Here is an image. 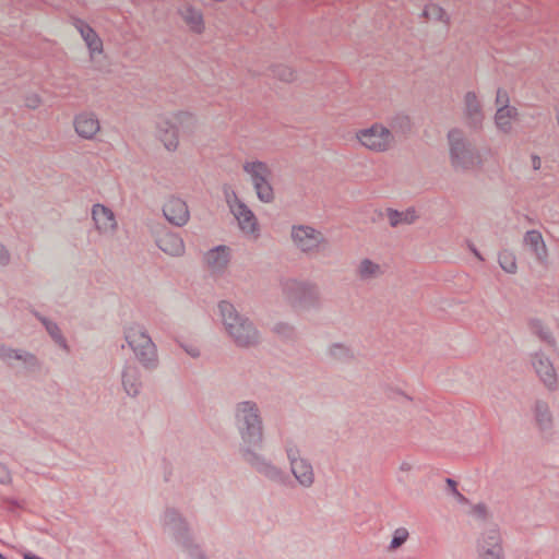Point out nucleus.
I'll return each mask as SVG.
<instances>
[{
  "label": "nucleus",
  "instance_id": "obj_1",
  "mask_svg": "<svg viewBox=\"0 0 559 559\" xmlns=\"http://www.w3.org/2000/svg\"><path fill=\"white\" fill-rule=\"evenodd\" d=\"M221 321L225 332L239 347H250L258 344L260 335L252 322L240 314L228 301L218 304Z\"/></svg>",
  "mask_w": 559,
  "mask_h": 559
},
{
  "label": "nucleus",
  "instance_id": "obj_2",
  "mask_svg": "<svg viewBox=\"0 0 559 559\" xmlns=\"http://www.w3.org/2000/svg\"><path fill=\"white\" fill-rule=\"evenodd\" d=\"M197 126L195 116L186 110H178L156 118L155 136L168 152L179 147V130H192Z\"/></svg>",
  "mask_w": 559,
  "mask_h": 559
},
{
  "label": "nucleus",
  "instance_id": "obj_3",
  "mask_svg": "<svg viewBox=\"0 0 559 559\" xmlns=\"http://www.w3.org/2000/svg\"><path fill=\"white\" fill-rule=\"evenodd\" d=\"M241 168L249 178L258 200L266 204L272 203L275 200V191L270 165L258 158H248L242 163Z\"/></svg>",
  "mask_w": 559,
  "mask_h": 559
},
{
  "label": "nucleus",
  "instance_id": "obj_4",
  "mask_svg": "<svg viewBox=\"0 0 559 559\" xmlns=\"http://www.w3.org/2000/svg\"><path fill=\"white\" fill-rule=\"evenodd\" d=\"M236 426L248 450L261 443L262 424L255 404L251 402L238 404L236 409Z\"/></svg>",
  "mask_w": 559,
  "mask_h": 559
},
{
  "label": "nucleus",
  "instance_id": "obj_5",
  "mask_svg": "<svg viewBox=\"0 0 559 559\" xmlns=\"http://www.w3.org/2000/svg\"><path fill=\"white\" fill-rule=\"evenodd\" d=\"M224 198L240 230L247 237L257 239L260 235V228L254 213L230 187L224 188Z\"/></svg>",
  "mask_w": 559,
  "mask_h": 559
},
{
  "label": "nucleus",
  "instance_id": "obj_6",
  "mask_svg": "<svg viewBox=\"0 0 559 559\" xmlns=\"http://www.w3.org/2000/svg\"><path fill=\"white\" fill-rule=\"evenodd\" d=\"M355 139L360 146L374 153L386 152L394 144L392 131L381 122L358 129Z\"/></svg>",
  "mask_w": 559,
  "mask_h": 559
},
{
  "label": "nucleus",
  "instance_id": "obj_7",
  "mask_svg": "<svg viewBox=\"0 0 559 559\" xmlns=\"http://www.w3.org/2000/svg\"><path fill=\"white\" fill-rule=\"evenodd\" d=\"M450 162L456 170H467L478 164V155L468 145L462 131L453 129L448 134Z\"/></svg>",
  "mask_w": 559,
  "mask_h": 559
},
{
  "label": "nucleus",
  "instance_id": "obj_8",
  "mask_svg": "<svg viewBox=\"0 0 559 559\" xmlns=\"http://www.w3.org/2000/svg\"><path fill=\"white\" fill-rule=\"evenodd\" d=\"M126 341L138 359L146 367L157 361L156 347L151 337L139 325H131L126 330Z\"/></svg>",
  "mask_w": 559,
  "mask_h": 559
},
{
  "label": "nucleus",
  "instance_id": "obj_9",
  "mask_svg": "<svg viewBox=\"0 0 559 559\" xmlns=\"http://www.w3.org/2000/svg\"><path fill=\"white\" fill-rule=\"evenodd\" d=\"M477 559H504L502 537L498 528L492 527L479 536Z\"/></svg>",
  "mask_w": 559,
  "mask_h": 559
},
{
  "label": "nucleus",
  "instance_id": "obj_10",
  "mask_svg": "<svg viewBox=\"0 0 559 559\" xmlns=\"http://www.w3.org/2000/svg\"><path fill=\"white\" fill-rule=\"evenodd\" d=\"M290 237L294 245L302 252L317 251L324 240L320 231L306 225L293 226Z\"/></svg>",
  "mask_w": 559,
  "mask_h": 559
},
{
  "label": "nucleus",
  "instance_id": "obj_11",
  "mask_svg": "<svg viewBox=\"0 0 559 559\" xmlns=\"http://www.w3.org/2000/svg\"><path fill=\"white\" fill-rule=\"evenodd\" d=\"M287 456L290 462L292 472L298 483L305 487L311 486L314 479L312 466L305 459L300 457V451L297 444H288Z\"/></svg>",
  "mask_w": 559,
  "mask_h": 559
},
{
  "label": "nucleus",
  "instance_id": "obj_12",
  "mask_svg": "<svg viewBox=\"0 0 559 559\" xmlns=\"http://www.w3.org/2000/svg\"><path fill=\"white\" fill-rule=\"evenodd\" d=\"M531 365L539 378V380L549 390H555L558 386L557 371L552 365V361L548 356L542 352H536L531 355Z\"/></svg>",
  "mask_w": 559,
  "mask_h": 559
},
{
  "label": "nucleus",
  "instance_id": "obj_13",
  "mask_svg": "<svg viewBox=\"0 0 559 559\" xmlns=\"http://www.w3.org/2000/svg\"><path fill=\"white\" fill-rule=\"evenodd\" d=\"M75 133L84 140H94L102 131L97 115L90 110L76 114L73 118Z\"/></svg>",
  "mask_w": 559,
  "mask_h": 559
},
{
  "label": "nucleus",
  "instance_id": "obj_14",
  "mask_svg": "<svg viewBox=\"0 0 559 559\" xmlns=\"http://www.w3.org/2000/svg\"><path fill=\"white\" fill-rule=\"evenodd\" d=\"M92 219L96 230L105 236H112L117 228L118 222L115 213L104 204L97 203L92 207Z\"/></svg>",
  "mask_w": 559,
  "mask_h": 559
},
{
  "label": "nucleus",
  "instance_id": "obj_15",
  "mask_svg": "<svg viewBox=\"0 0 559 559\" xmlns=\"http://www.w3.org/2000/svg\"><path fill=\"white\" fill-rule=\"evenodd\" d=\"M163 213L166 219L176 226L186 225L190 218L187 203L177 197H170L165 201Z\"/></svg>",
  "mask_w": 559,
  "mask_h": 559
},
{
  "label": "nucleus",
  "instance_id": "obj_16",
  "mask_svg": "<svg viewBox=\"0 0 559 559\" xmlns=\"http://www.w3.org/2000/svg\"><path fill=\"white\" fill-rule=\"evenodd\" d=\"M75 28L81 34L87 49L90 52V58L92 60L97 59L103 55V40L96 34V32L86 23L82 21H78L75 23Z\"/></svg>",
  "mask_w": 559,
  "mask_h": 559
},
{
  "label": "nucleus",
  "instance_id": "obj_17",
  "mask_svg": "<svg viewBox=\"0 0 559 559\" xmlns=\"http://www.w3.org/2000/svg\"><path fill=\"white\" fill-rule=\"evenodd\" d=\"M230 261V249L226 246H218L204 254V263L212 273L224 271Z\"/></svg>",
  "mask_w": 559,
  "mask_h": 559
},
{
  "label": "nucleus",
  "instance_id": "obj_18",
  "mask_svg": "<svg viewBox=\"0 0 559 559\" xmlns=\"http://www.w3.org/2000/svg\"><path fill=\"white\" fill-rule=\"evenodd\" d=\"M520 112L515 106L509 108L496 109L493 121L497 130L504 134H510L514 126L519 122Z\"/></svg>",
  "mask_w": 559,
  "mask_h": 559
},
{
  "label": "nucleus",
  "instance_id": "obj_19",
  "mask_svg": "<svg viewBox=\"0 0 559 559\" xmlns=\"http://www.w3.org/2000/svg\"><path fill=\"white\" fill-rule=\"evenodd\" d=\"M523 241L524 246L531 251L537 261L542 263L547 261L548 248L540 231H526Z\"/></svg>",
  "mask_w": 559,
  "mask_h": 559
},
{
  "label": "nucleus",
  "instance_id": "obj_20",
  "mask_svg": "<svg viewBox=\"0 0 559 559\" xmlns=\"http://www.w3.org/2000/svg\"><path fill=\"white\" fill-rule=\"evenodd\" d=\"M464 111L469 123L477 128L484 121V111L480 99L475 92H467L464 95Z\"/></svg>",
  "mask_w": 559,
  "mask_h": 559
},
{
  "label": "nucleus",
  "instance_id": "obj_21",
  "mask_svg": "<svg viewBox=\"0 0 559 559\" xmlns=\"http://www.w3.org/2000/svg\"><path fill=\"white\" fill-rule=\"evenodd\" d=\"M158 248L168 255L179 257L185 252V242L178 234L163 233L157 238Z\"/></svg>",
  "mask_w": 559,
  "mask_h": 559
},
{
  "label": "nucleus",
  "instance_id": "obj_22",
  "mask_svg": "<svg viewBox=\"0 0 559 559\" xmlns=\"http://www.w3.org/2000/svg\"><path fill=\"white\" fill-rule=\"evenodd\" d=\"M534 417L537 429L548 435L554 428V416L550 407L546 402L538 401L534 405Z\"/></svg>",
  "mask_w": 559,
  "mask_h": 559
},
{
  "label": "nucleus",
  "instance_id": "obj_23",
  "mask_svg": "<svg viewBox=\"0 0 559 559\" xmlns=\"http://www.w3.org/2000/svg\"><path fill=\"white\" fill-rule=\"evenodd\" d=\"M179 14L187 26L194 33H202L204 29L203 15L200 10L186 4L183 5Z\"/></svg>",
  "mask_w": 559,
  "mask_h": 559
},
{
  "label": "nucleus",
  "instance_id": "obj_24",
  "mask_svg": "<svg viewBox=\"0 0 559 559\" xmlns=\"http://www.w3.org/2000/svg\"><path fill=\"white\" fill-rule=\"evenodd\" d=\"M357 273L362 280H371L381 276L384 273V267L376 261L364 259L357 266Z\"/></svg>",
  "mask_w": 559,
  "mask_h": 559
},
{
  "label": "nucleus",
  "instance_id": "obj_25",
  "mask_svg": "<svg viewBox=\"0 0 559 559\" xmlns=\"http://www.w3.org/2000/svg\"><path fill=\"white\" fill-rule=\"evenodd\" d=\"M122 384L126 392L134 396L139 393L141 382L138 377V370L134 367H127L122 373Z\"/></svg>",
  "mask_w": 559,
  "mask_h": 559
},
{
  "label": "nucleus",
  "instance_id": "obj_26",
  "mask_svg": "<svg viewBox=\"0 0 559 559\" xmlns=\"http://www.w3.org/2000/svg\"><path fill=\"white\" fill-rule=\"evenodd\" d=\"M423 16L428 21L438 22L441 24H448L450 21V17L443 8L432 2L425 4L423 9Z\"/></svg>",
  "mask_w": 559,
  "mask_h": 559
},
{
  "label": "nucleus",
  "instance_id": "obj_27",
  "mask_svg": "<svg viewBox=\"0 0 559 559\" xmlns=\"http://www.w3.org/2000/svg\"><path fill=\"white\" fill-rule=\"evenodd\" d=\"M499 264L510 274H514L518 270L515 254L510 250H503L499 253Z\"/></svg>",
  "mask_w": 559,
  "mask_h": 559
},
{
  "label": "nucleus",
  "instance_id": "obj_28",
  "mask_svg": "<svg viewBox=\"0 0 559 559\" xmlns=\"http://www.w3.org/2000/svg\"><path fill=\"white\" fill-rule=\"evenodd\" d=\"M273 75L283 82H293L296 79V71L285 64H277L272 69Z\"/></svg>",
  "mask_w": 559,
  "mask_h": 559
},
{
  "label": "nucleus",
  "instance_id": "obj_29",
  "mask_svg": "<svg viewBox=\"0 0 559 559\" xmlns=\"http://www.w3.org/2000/svg\"><path fill=\"white\" fill-rule=\"evenodd\" d=\"M0 358L9 362L12 360H24L25 362L34 360L33 356L26 355L24 357L22 354H19L16 350L8 348L4 345H0Z\"/></svg>",
  "mask_w": 559,
  "mask_h": 559
},
{
  "label": "nucleus",
  "instance_id": "obj_30",
  "mask_svg": "<svg viewBox=\"0 0 559 559\" xmlns=\"http://www.w3.org/2000/svg\"><path fill=\"white\" fill-rule=\"evenodd\" d=\"M465 513H467L472 519L476 521H484L488 518V509L483 503H477L473 506H468L465 510Z\"/></svg>",
  "mask_w": 559,
  "mask_h": 559
},
{
  "label": "nucleus",
  "instance_id": "obj_31",
  "mask_svg": "<svg viewBox=\"0 0 559 559\" xmlns=\"http://www.w3.org/2000/svg\"><path fill=\"white\" fill-rule=\"evenodd\" d=\"M388 218L392 226L400 223H411L413 221V214L411 212H397L395 210H388Z\"/></svg>",
  "mask_w": 559,
  "mask_h": 559
},
{
  "label": "nucleus",
  "instance_id": "obj_32",
  "mask_svg": "<svg viewBox=\"0 0 559 559\" xmlns=\"http://www.w3.org/2000/svg\"><path fill=\"white\" fill-rule=\"evenodd\" d=\"M408 538V532L406 528H397L393 533V537L390 543V550H395L401 547Z\"/></svg>",
  "mask_w": 559,
  "mask_h": 559
},
{
  "label": "nucleus",
  "instance_id": "obj_33",
  "mask_svg": "<svg viewBox=\"0 0 559 559\" xmlns=\"http://www.w3.org/2000/svg\"><path fill=\"white\" fill-rule=\"evenodd\" d=\"M495 105H496V109H499V108H509V107H512L510 105V95H509V92L503 88V87H499L496 92V98H495Z\"/></svg>",
  "mask_w": 559,
  "mask_h": 559
},
{
  "label": "nucleus",
  "instance_id": "obj_34",
  "mask_svg": "<svg viewBox=\"0 0 559 559\" xmlns=\"http://www.w3.org/2000/svg\"><path fill=\"white\" fill-rule=\"evenodd\" d=\"M46 324V328H47V331L49 332V334L53 337V340L60 345L62 346L63 348H66V343H64V340L61 337L60 333H59V329L56 324H52L50 322H45Z\"/></svg>",
  "mask_w": 559,
  "mask_h": 559
},
{
  "label": "nucleus",
  "instance_id": "obj_35",
  "mask_svg": "<svg viewBox=\"0 0 559 559\" xmlns=\"http://www.w3.org/2000/svg\"><path fill=\"white\" fill-rule=\"evenodd\" d=\"M534 332L544 341L550 342L552 338L551 331L547 328L542 325L540 323H535L533 325Z\"/></svg>",
  "mask_w": 559,
  "mask_h": 559
},
{
  "label": "nucleus",
  "instance_id": "obj_36",
  "mask_svg": "<svg viewBox=\"0 0 559 559\" xmlns=\"http://www.w3.org/2000/svg\"><path fill=\"white\" fill-rule=\"evenodd\" d=\"M183 348L192 357L200 355V348L197 345H183Z\"/></svg>",
  "mask_w": 559,
  "mask_h": 559
},
{
  "label": "nucleus",
  "instance_id": "obj_37",
  "mask_svg": "<svg viewBox=\"0 0 559 559\" xmlns=\"http://www.w3.org/2000/svg\"><path fill=\"white\" fill-rule=\"evenodd\" d=\"M10 480L9 471L0 464V483H7Z\"/></svg>",
  "mask_w": 559,
  "mask_h": 559
},
{
  "label": "nucleus",
  "instance_id": "obj_38",
  "mask_svg": "<svg viewBox=\"0 0 559 559\" xmlns=\"http://www.w3.org/2000/svg\"><path fill=\"white\" fill-rule=\"evenodd\" d=\"M531 166L534 170H538L542 167V159L537 155H533L531 157Z\"/></svg>",
  "mask_w": 559,
  "mask_h": 559
},
{
  "label": "nucleus",
  "instance_id": "obj_39",
  "mask_svg": "<svg viewBox=\"0 0 559 559\" xmlns=\"http://www.w3.org/2000/svg\"><path fill=\"white\" fill-rule=\"evenodd\" d=\"M264 473L271 477V478H275L278 474L277 469L274 468V467H269V466H265L264 468Z\"/></svg>",
  "mask_w": 559,
  "mask_h": 559
},
{
  "label": "nucleus",
  "instance_id": "obj_40",
  "mask_svg": "<svg viewBox=\"0 0 559 559\" xmlns=\"http://www.w3.org/2000/svg\"><path fill=\"white\" fill-rule=\"evenodd\" d=\"M411 468H412L411 464H409V463H406V462H405V463H402V464L400 465V469H401V471H404V472H407V471H409Z\"/></svg>",
  "mask_w": 559,
  "mask_h": 559
},
{
  "label": "nucleus",
  "instance_id": "obj_41",
  "mask_svg": "<svg viewBox=\"0 0 559 559\" xmlns=\"http://www.w3.org/2000/svg\"><path fill=\"white\" fill-rule=\"evenodd\" d=\"M471 250L473 251L474 255H475L478 260H480V261H483V260H484V259H483V257H481V254H480V253H479V252H478V251H477L473 246H471Z\"/></svg>",
  "mask_w": 559,
  "mask_h": 559
},
{
  "label": "nucleus",
  "instance_id": "obj_42",
  "mask_svg": "<svg viewBox=\"0 0 559 559\" xmlns=\"http://www.w3.org/2000/svg\"><path fill=\"white\" fill-rule=\"evenodd\" d=\"M471 250L473 251L474 255H475L478 260H480V261H483V260H484V259H483V257H481V254H480V253H479V252H478V251H477L473 246H471Z\"/></svg>",
  "mask_w": 559,
  "mask_h": 559
},
{
  "label": "nucleus",
  "instance_id": "obj_43",
  "mask_svg": "<svg viewBox=\"0 0 559 559\" xmlns=\"http://www.w3.org/2000/svg\"><path fill=\"white\" fill-rule=\"evenodd\" d=\"M456 496H457L459 501H462V502H464V501H465V499H464V497H463L462 495L456 493Z\"/></svg>",
  "mask_w": 559,
  "mask_h": 559
},
{
  "label": "nucleus",
  "instance_id": "obj_44",
  "mask_svg": "<svg viewBox=\"0 0 559 559\" xmlns=\"http://www.w3.org/2000/svg\"><path fill=\"white\" fill-rule=\"evenodd\" d=\"M0 559H4L3 556L0 554Z\"/></svg>",
  "mask_w": 559,
  "mask_h": 559
},
{
  "label": "nucleus",
  "instance_id": "obj_45",
  "mask_svg": "<svg viewBox=\"0 0 559 559\" xmlns=\"http://www.w3.org/2000/svg\"><path fill=\"white\" fill-rule=\"evenodd\" d=\"M197 559H203V558H202V557H199V558H197Z\"/></svg>",
  "mask_w": 559,
  "mask_h": 559
}]
</instances>
